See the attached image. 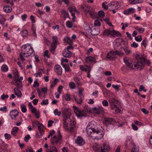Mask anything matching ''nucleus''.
<instances>
[{"label": "nucleus", "mask_w": 152, "mask_h": 152, "mask_svg": "<svg viewBox=\"0 0 152 152\" xmlns=\"http://www.w3.org/2000/svg\"><path fill=\"white\" fill-rule=\"evenodd\" d=\"M21 52L25 57L29 56L34 52V50L31 46L29 44L23 45Z\"/></svg>", "instance_id": "3"}, {"label": "nucleus", "mask_w": 152, "mask_h": 152, "mask_svg": "<svg viewBox=\"0 0 152 152\" xmlns=\"http://www.w3.org/2000/svg\"><path fill=\"white\" fill-rule=\"evenodd\" d=\"M86 115V113L83 110H80L78 113H77V116H85Z\"/></svg>", "instance_id": "20"}, {"label": "nucleus", "mask_w": 152, "mask_h": 152, "mask_svg": "<svg viewBox=\"0 0 152 152\" xmlns=\"http://www.w3.org/2000/svg\"><path fill=\"white\" fill-rule=\"evenodd\" d=\"M89 28L91 30V34L94 36H96L98 35L100 32L99 28L96 26H93L92 25L89 26Z\"/></svg>", "instance_id": "7"}, {"label": "nucleus", "mask_w": 152, "mask_h": 152, "mask_svg": "<svg viewBox=\"0 0 152 152\" xmlns=\"http://www.w3.org/2000/svg\"><path fill=\"white\" fill-rule=\"evenodd\" d=\"M53 113L55 115H57L59 116L61 115V112L60 111H58L57 109H56L53 111Z\"/></svg>", "instance_id": "38"}, {"label": "nucleus", "mask_w": 152, "mask_h": 152, "mask_svg": "<svg viewBox=\"0 0 152 152\" xmlns=\"http://www.w3.org/2000/svg\"><path fill=\"white\" fill-rule=\"evenodd\" d=\"M139 91H143L145 92H146L147 91L145 89V87L143 85H141L140 86Z\"/></svg>", "instance_id": "45"}, {"label": "nucleus", "mask_w": 152, "mask_h": 152, "mask_svg": "<svg viewBox=\"0 0 152 152\" xmlns=\"http://www.w3.org/2000/svg\"><path fill=\"white\" fill-rule=\"evenodd\" d=\"M27 16L26 14L23 15L21 16V18L23 21H26V19L27 18Z\"/></svg>", "instance_id": "54"}, {"label": "nucleus", "mask_w": 152, "mask_h": 152, "mask_svg": "<svg viewBox=\"0 0 152 152\" xmlns=\"http://www.w3.org/2000/svg\"><path fill=\"white\" fill-rule=\"evenodd\" d=\"M69 86L70 88L72 89H74L75 88V84L73 82H70L69 84Z\"/></svg>", "instance_id": "41"}, {"label": "nucleus", "mask_w": 152, "mask_h": 152, "mask_svg": "<svg viewBox=\"0 0 152 152\" xmlns=\"http://www.w3.org/2000/svg\"><path fill=\"white\" fill-rule=\"evenodd\" d=\"M91 69V67L90 66L86 65L85 66V68L84 71L90 73Z\"/></svg>", "instance_id": "30"}, {"label": "nucleus", "mask_w": 152, "mask_h": 152, "mask_svg": "<svg viewBox=\"0 0 152 152\" xmlns=\"http://www.w3.org/2000/svg\"><path fill=\"white\" fill-rule=\"evenodd\" d=\"M48 100L46 99V100L43 99L42 100V102H41V105H47L48 104Z\"/></svg>", "instance_id": "47"}, {"label": "nucleus", "mask_w": 152, "mask_h": 152, "mask_svg": "<svg viewBox=\"0 0 152 152\" xmlns=\"http://www.w3.org/2000/svg\"><path fill=\"white\" fill-rule=\"evenodd\" d=\"M104 125L107 126L108 125H114L117 123L115 120L111 118L104 117L103 121Z\"/></svg>", "instance_id": "6"}, {"label": "nucleus", "mask_w": 152, "mask_h": 152, "mask_svg": "<svg viewBox=\"0 0 152 152\" xmlns=\"http://www.w3.org/2000/svg\"><path fill=\"white\" fill-rule=\"evenodd\" d=\"M63 127L66 131L70 132H74L75 127L74 119L71 117V113L68 109H64L62 112Z\"/></svg>", "instance_id": "1"}, {"label": "nucleus", "mask_w": 152, "mask_h": 152, "mask_svg": "<svg viewBox=\"0 0 152 152\" xmlns=\"http://www.w3.org/2000/svg\"><path fill=\"white\" fill-rule=\"evenodd\" d=\"M85 60L86 62L87 63H89L90 62H92L95 61V59L91 56L86 57Z\"/></svg>", "instance_id": "16"}, {"label": "nucleus", "mask_w": 152, "mask_h": 152, "mask_svg": "<svg viewBox=\"0 0 152 152\" xmlns=\"http://www.w3.org/2000/svg\"><path fill=\"white\" fill-rule=\"evenodd\" d=\"M21 108L22 111L23 113H25L26 112L27 109L26 107L24 104H21Z\"/></svg>", "instance_id": "37"}, {"label": "nucleus", "mask_w": 152, "mask_h": 152, "mask_svg": "<svg viewBox=\"0 0 152 152\" xmlns=\"http://www.w3.org/2000/svg\"><path fill=\"white\" fill-rule=\"evenodd\" d=\"M64 43L70 44L71 42V40L68 37H65L64 39Z\"/></svg>", "instance_id": "33"}, {"label": "nucleus", "mask_w": 152, "mask_h": 152, "mask_svg": "<svg viewBox=\"0 0 152 152\" xmlns=\"http://www.w3.org/2000/svg\"><path fill=\"white\" fill-rule=\"evenodd\" d=\"M61 15L65 19L69 16L68 13L64 10H63L61 11Z\"/></svg>", "instance_id": "29"}, {"label": "nucleus", "mask_w": 152, "mask_h": 152, "mask_svg": "<svg viewBox=\"0 0 152 152\" xmlns=\"http://www.w3.org/2000/svg\"><path fill=\"white\" fill-rule=\"evenodd\" d=\"M1 71L3 72H6L8 70V68L6 65L4 64L1 66Z\"/></svg>", "instance_id": "27"}, {"label": "nucleus", "mask_w": 152, "mask_h": 152, "mask_svg": "<svg viewBox=\"0 0 152 152\" xmlns=\"http://www.w3.org/2000/svg\"><path fill=\"white\" fill-rule=\"evenodd\" d=\"M66 25L67 27L71 28L73 26V24L72 22L68 21L66 22Z\"/></svg>", "instance_id": "42"}, {"label": "nucleus", "mask_w": 152, "mask_h": 152, "mask_svg": "<svg viewBox=\"0 0 152 152\" xmlns=\"http://www.w3.org/2000/svg\"><path fill=\"white\" fill-rule=\"evenodd\" d=\"M112 34V30H110L108 29H106L103 32V35L104 36H108L110 34L111 35Z\"/></svg>", "instance_id": "25"}, {"label": "nucleus", "mask_w": 152, "mask_h": 152, "mask_svg": "<svg viewBox=\"0 0 152 152\" xmlns=\"http://www.w3.org/2000/svg\"><path fill=\"white\" fill-rule=\"evenodd\" d=\"M118 3L117 2L113 1L108 4L109 10L110 11H112L113 9H118L120 6L118 5Z\"/></svg>", "instance_id": "8"}, {"label": "nucleus", "mask_w": 152, "mask_h": 152, "mask_svg": "<svg viewBox=\"0 0 152 152\" xmlns=\"http://www.w3.org/2000/svg\"><path fill=\"white\" fill-rule=\"evenodd\" d=\"M31 138V137H30V135H27L25 136V137L24 138V141L26 142H27L28 140H29Z\"/></svg>", "instance_id": "52"}, {"label": "nucleus", "mask_w": 152, "mask_h": 152, "mask_svg": "<svg viewBox=\"0 0 152 152\" xmlns=\"http://www.w3.org/2000/svg\"><path fill=\"white\" fill-rule=\"evenodd\" d=\"M117 101L113 98H111L110 100V103L111 105V106H113L115 104V103Z\"/></svg>", "instance_id": "34"}, {"label": "nucleus", "mask_w": 152, "mask_h": 152, "mask_svg": "<svg viewBox=\"0 0 152 152\" xmlns=\"http://www.w3.org/2000/svg\"><path fill=\"white\" fill-rule=\"evenodd\" d=\"M38 124V129H40V128H44V126L42 123H40L39 121H37L36 122V124Z\"/></svg>", "instance_id": "51"}, {"label": "nucleus", "mask_w": 152, "mask_h": 152, "mask_svg": "<svg viewBox=\"0 0 152 152\" xmlns=\"http://www.w3.org/2000/svg\"><path fill=\"white\" fill-rule=\"evenodd\" d=\"M58 82V79H55L54 81H53L51 83L50 87L51 88H52L53 87H54L57 84Z\"/></svg>", "instance_id": "28"}, {"label": "nucleus", "mask_w": 152, "mask_h": 152, "mask_svg": "<svg viewBox=\"0 0 152 152\" xmlns=\"http://www.w3.org/2000/svg\"><path fill=\"white\" fill-rule=\"evenodd\" d=\"M124 50L127 55L131 53V51L127 47L124 48Z\"/></svg>", "instance_id": "40"}, {"label": "nucleus", "mask_w": 152, "mask_h": 152, "mask_svg": "<svg viewBox=\"0 0 152 152\" xmlns=\"http://www.w3.org/2000/svg\"><path fill=\"white\" fill-rule=\"evenodd\" d=\"M102 104L104 106H107L108 105V103L107 100H104L102 102Z\"/></svg>", "instance_id": "55"}, {"label": "nucleus", "mask_w": 152, "mask_h": 152, "mask_svg": "<svg viewBox=\"0 0 152 152\" xmlns=\"http://www.w3.org/2000/svg\"><path fill=\"white\" fill-rule=\"evenodd\" d=\"M23 152H34V151H33V149L31 148H28L26 149L25 151Z\"/></svg>", "instance_id": "56"}, {"label": "nucleus", "mask_w": 152, "mask_h": 152, "mask_svg": "<svg viewBox=\"0 0 152 152\" xmlns=\"http://www.w3.org/2000/svg\"><path fill=\"white\" fill-rule=\"evenodd\" d=\"M118 40L120 44H121V46L124 45L126 41L122 39H116V40Z\"/></svg>", "instance_id": "44"}, {"label": "nucleus", "mask_w": 152, "mask_h": 152, "mask_svg": "<svg viewBox=\"0 0 152 152\" xmlns=\"http://www.w3.org/2000/svg\"><path fill=\"white\" fill-rule=\"evenodd\" d=\"M69 9L70 13H71L72 12H77L75 7L74 6H72L71 7H69Z\"/></svg>", "instance_id": "32"}, {"label": "nucleus", "mask_w": 152, "mask_h": 152, "mask_svg": "<svg viewBox=\"0 0 152 152\" xmlns=\"http://www.w3.org/2000/svg\"><path fill=\"white\" fill-rule=\"evenodd\" d=\"M3 10L4 12L6 13H9L12 10V7L9 5H6L4 7Z\"/></svg>", "instance_id": "18"}, {"label": "nucleus", "mask_w": 152, "mask_h": 152, "mask_svg": "<svg viewBox=\"0 0 152 152\" xmlns=\"http://www.w3.org/2000/svg\"><path fill=\"white\" fill-rule=\"evenodd\" d=\"M39 86V84L38 82V81L37 80H36L34 82V84L33 85V86L34 87H36V86L38 87Z\"/></svg>", "instance_id": "59"}, {"label": "nucleus", "mask_w": 152, "mask_h": 152, "mask_svg": "<svg viewBox=\"0 0 152 152\" xmlns=\"http://www.w3.org/2000/svg\"><path fill=\"white\" fill-rule=\"evenodd\" d=\"M20 34L23 37L26 36L28 34V31L27 30L24 29L22 30L20 33Z\"/></svg>", "instance_id": "24"}, {"label": "nucleus", "mask_w": 152, "mask_h": 152, "mask_svg": "<svg viewBox=\"0 0 152 152\" xmlns=\"http://www.w3.org/2000/svg\"><path fill=\"white\" fill-rule=\"evenodd\" d=\"M101 23L100 22L99 20L98 19H96V20L94 21V25L93 26H101Z\"/></svg>", "instance_id": "35"}, {"label": "nucleus", "mask_w": 152, "mask_h": 152, "mask_svg": "<svg viewBox=\"0 0 152 152\" xmlns=\"http://www.w3.org/2000/svg\"><path fill=\"white\" fill-rule=\"evenodd\" d=\"M137 61L136 64L134 65V67L139 68L140 67L144 66L145 64L147 63L148 65H149L150 61L148 60H146L142 56H137Z\"/></svg>", "instance_id": "4"}, {"label": "nucleus", "mask_w": 152, "mask_h": 152, "mask_svg": "<svg viewBox=\"0 0 152 152\" xmlns=\"http://www.w3.org/2000/svg\"><path fill=\"white\" fill-rule=\"evenodd\" d=\"M124 62L127 66L130 68H132L134 64H133L130 60H129L127 58H124Z\"/></svg>", "instance_id": "12"}, {"label": "nucleus", "mask_w": 152, "mask_h": 152, "mask_svg": "<svg viewBox=\"0 0 152 152\" xmlns=\"http://www.w3.org/2000/svg\"><path fill=\"white\" fill-rule=\"evenodd\" d=\"M63 66L66 71L69 72L71 71V70L69 66L66 64H63Z\"/></svg>", "instance_id": "36"}, {"label": "nucleus", "mask_w": 152, "mask_h": 152, "mask_svg": "<svg viewBox=\"0 0 152 152\" xmlns=\"http://www.w3.org/2000/svg\"><path fill=\"white\" fill-rule=\"evenodd\" d=\"M142 38L141 36H138L137 37H135V40L137 42H140L142 40Z\"/></svg>", "instance_id": "49"}, {"label": "nucleus", "mask_w": 152, "mask_h": 152, "mask_svg": "<svg viewBox=\"0 0 152 152\" xmlns=\"http://www.w3.org/2000/svg\"><path fill=\"white\" fill-rule=\"evenodd\" d=\"M112 34H111V35L113 37L121 36V34L120 32L118 31H115L114 30H112Z\"/></svg>", "instance_id": "23"}, {"label": "nucleus", "mask_w": 152, "mask_h": 152, "mask_svg": "<svg viewBox=\"0 0 152 152\" xmlns=\"http://www.w3.org/2000/svg\"><path fill=\"white\" fill-rule=\"evenodd\" d=\"M13 75L14 76L15 79V80L19 78V76L18 75V72L17 71L14 72L13 73Z\"/></svg>", "instance_id": "43"}, {"label": "nucleus", "mask_w": 152, "mask_h": 152, "mask_svg": "<svg viewBox=\"0 0 152 152\" xmlns=\"http://www.w3.org/2000/svg\"><path fill=\"white\" fill-rule=\"evenodd\" d=\"M87 134L93 137L94 140H100L104 135V132L102 130L98 129L96 125L94 124V122L92 121L89 123L86 127Z\"/></svg>", "instance_id": "2"}, {"label": "nucleus", "mask_w": 152, "mask_h": 152, "mask_svg": "<svg viewBox=\"0 0 152 152\" xmlns=\"http://www.w3.org/2000/svg\"><path fill=\"white\" fill-rule=\"evenodd\" d=\"M98 15L99 16L104 18V13L102 11H99L98 13Z\"/></svg>", "instance_id": "46"}, {"label": "nucleus", "mask_w": 152, "mask_h": 152, "mask_svg": "<svg viewBox=\"0 0 152 152\" xmlns=\"http://www.w3.org/2000/svg\"><path fill=\"white\" fill-rule=\"evenodd\" d=\"M141 111L145 114H147L149 113V111L146 110L145 108L141 109Z\"/></svg>", "instance_id": "58"}, {"label": "nucleus", "mask_w": 152, "mask_h": 152, "mask_svg": "<svg viewBox=\"0 0 152 152\" xmlns=\"http://www.w3.org/2000/svg\"><path fill=\"white\" fill-rule=\"evenodd\" d=\"M101 149V152H106L109 149V145L106 143H104L102 145V146Z\"/></svg>", "instance_id": "17"}, {"label": "nucleus", "mask_w": 152, "mask_h": 152, "mask_svg": "<svg viewBox=\"0 0 152 152\" xmlns=\"http://www.w3.org/2000/svg\"><path fill=\"white\" fill-rule=\"evenodd\" d=\"M55 133V132L54 130L50 131L49 134L48 135L47 138H49L51 136H52L53 134H54Z\"/></svg>", "instance_id": "48"}, {"label": "nucleus", "mask_w": 152, "mask_h": 152, "mask_svg": "<svg viewBox=\"0 0 152 152\" xmlns=\"http://www.w3.org/2000/svg\"><path fill=\"white\" fill-rule=\"evenodd\" d=\"M132 1L131 3L132 4H137L142 3L143 0H130Z\"/></svg>", "instance_id": "31"}, {"label": "nucleus", "mask_w": 152, "mask_h": 152, "mask_svg": "<svg viewBox=\"0 0 152 152\" xmlns=\"http://www.w3.org/2000/svg\"><path fill=\"white\" fill-rule=\"evenodd\" d=\"M58 135H54L51 138V143L53 145L58 143L60 144L61 142L62 139V137L61 134L59 130H58Z\"/></svg>", "instance_id": "5"}, {"label": "nucleus", "mask_w": 152, "mask_h": 152, "mask_svg": "<svg viewBox=\"0 0 152 152\" xmlns=\"http://www.w3.org/2000/svg\"><path fill=\"white\" fill-rule=\"evenodd\" d=\"M52 43L51 44L57 45L58 43V37L56 36H53L52 37Z\"/></svg>", "instance_id": "19"}, {"label": "nucleus", "mask_w": 152, "mask_h": 152, "mask_svg": "<svg viewBox=\"0 0 152 152\" xmlns=\"http://www.w3.org/2000/svg\"><path fill=\"white\" fill-rule=\"evenodd\" d=\"M56 45L51 44V48H50V52L52 54H54L55 52V51L56 50Z\"/></svg>", "instance_id": "26"}, {"label": "nucleus", "mask_w": 152, "mask_h": 152, "mask_svg": "<svg viewBox=\"0 0 152 152\" xmlns=\"http://www.w3.org/2000/svg\"><path fill=\"white\" fill-rule=\"evenodd\" d=\"M131 46L132 47L136 48L138 47V45L135 42H134L131 45Z\"/></svg>", "instance_id": "57"}, {"label": "nucleus", "mask_w": 152, "mask_h": 152, "mask_svg": "<svg viewBox=\"0 0 152 152\" xmlns=\"http://www.w3.org/2000/svg\"><path fill=\"white\" fill-rule=\"evenodd\" d=\"M65 98L66 100L67 101H69L70 100V96L69 94H66Z\"/></svg>", "instance_id": "62"}, {"label": "nucleus", "mask_w": 152, "mask_h": 152, "mask_svg": "<svg viewBox=\"0 0 152 152\" xmlns=\"http://www.w3.org/2000/svg\"><path fill=\"white\" fill-rule=\"evenodd\" d=\"M111 108L112 110H115V113H118L120 112V109L115 104H114L113 106H112Z\"/></svg>", "instance_id": "22"}, {"label": "nucleus", "mask_w": 152, "mask_h": 152, "mask_svg": "<svg viewBox=\"0 0 152 152\" xmlns=\"http://www.w3.org/2000/svg\"><path fill=\"white\" fill-rule=\"evenodd\" d=\"M102 145L98 143H95L93 145V149L95 152H101Z\"/></svg>", "instance_id": "9"}, {"label": "nucleus", "mask_w": 152, "mask_h": 152, "mask_svg": "<svg viewBox=\"0 0 152 152\" xmlns=\"http://www.w3.org/2000/svg\"><path fill=\"white\" fill-rule=\"evenodd\" d=\"M5 138L6 139L9 140L11 138V136L10 134L7 133H5L4 134Z\"/></svg>", "instance_id": "63"}, {"label": "nucleus", "mask_w": 152, "mask_h": 152, "mask_svg": "<svg viewBox=\"0 0 152 152\" xmlns=\"http://www.w3.org/2000/svg\"><path fill=\"white\" fill-rule=\"evenodd\" d=\"M54 70L55 72L58 75H61L62 73V68L59 65H56L54 67Z\"/></svg>", "instance_id": "11"}, {"label": "nucleus", "mask_w": 152, "mask_h": 152, "mask_svg": "<svg viewBox=\"0 0 152 152\" xmlns=\"http://www.w3.org/2000/svg\"><path fill=\"white\" fill-rule=\"evenodd\" d=\"M86 12L88 13L91 16H93L95 15V12L94 11H91L88 10L87 11H86Z\"/></svg>", "instance_id": "60"}, {"label": "nucleus", "mask_w": 152, "mask_h": 152, "mask_svg": "<svg viewBox=\"0 0 152 152\" xmlns=\"http://www.w3.org/2000/svg\"><path fill=\"white\" fill-rule=\"evenodd\" d=\"M15 94L18 97H21L22 94L18 88H15L14 89Z\"/></svg>", "instance_id": "21"}, {"label": "nucleus", "mask_w": 152, "mask_h": 152, "mask_svg": "<svg viewBox=\"0 0 152 152\" xmlns=\"http://www.w3.org/2000/svg\"><path fill=\"white\" fill-rule=\"evenodd\" d=\"M19 112L17 110H12L10 112V116L12 120L16 118L18 115Z\"/></svg>", "instance_id": "10"}, {"label": "nucleus", "mask_w": 152, "mask_h": 152, "mask_svg": "<svg viewBox=\"0 0 152 152\" xmlns=\"http://www.w3.org/2000/svg\"><path fill=\"white\" fill-rule=\"evenodd\" d=\"M75 142L76 143L79 145H83L85 142V141L83 138L80 136L77 137V139L75 140Z\"/></svg>", "instance_id": "13"}, {"label": "nucleus", "mask_w": 152, "mask_h": 152, "mask_svg": "<svg viewBox=\"0 0 152 152\" xmlns=\"http://www.w3.org/2000/svg\"><path fill=\"white\" fill-rule=\"evenodd\" d=\"M5 20L6 19L4 18L1 15V24H4V23H3V22L5 21Z\"/></svg>", "instance_id": "61"}, {"label": "nucleus", "mask_w": 152, "mask_h": 152, "mask_svg": "<svg viewBox=\"0 0 152 152\" xmlns=\"http://www.w3.org/2000/svg\"><path fill=\"white\" fill-rule=\"evenodd\" d=\"M1 111L3 112H6L7 111V107L5 106L3 107H1Z\"/></svg>", "instance_id": "53"}, {"label": "nucleus", "mask_w": 152, "mask_h": 152, "mask_svg": "<svg viewBox=\"0 0 152 152\" xmlns=\"http://www.w3.org/2000/svg\"><path fill=\"white\" fill-rule=\"evenodd\" d=\"M138 149L136 148L135 146H134L132 149L131 152H138Z\"/></svg>", "instance_id": "64"}, {"label": "nucleus", "mask_w": 152, "mask_h": 152, "mask_svg": "<svg viewBox=\"0 0 152 152\" xmlns=\"http://www.w3.org/2000/svg\"><path fill=\"white\" fill-rule=\"evenodd\" d=\"M63 55L66 58H70L72 56V53L67 49H65L63 52Z\"/></svg>", "instance_id": "14"}, {"label": "nucleus", "mask_w": 152, "mask_h": 152, "mask_svg": "<svg viewBox=\"0 0 152 152\" xmlns=\"http://www.w3.org/2000/svg\"><path fill=\"white\" fill-rule=\"evenodd\" d=\"M135 9L133 8H130L127 10H124V13L125 15H129L132 13H133L135 12Z\"/></svg>", "instance_id": "15"}, {"label": "nucleus", "mask_w": 152, "mask_h": 152, "mask_svg": "<svg viewBox=\"0 0 152 152\" xmlns=\"http://www.w3.org/2000/svg\"><path fill=\"white\" fill-rule=\"evenodd\" d=\"M106 58L110 59H113L114 58L112 54L110 52L107 54Z\"/></svg>", "instance_id": "39"}, {"label": "nucleus", "mask_w": 152, "mask_h": 152, "mask_svg": "<svg viewBox=\"0 0 152 152\" xmlns=\"http://www.w3.org/2000/svg\"><path fill=\"white\" fill-rule=\"evenodd\" d=\"M74 79L78 85L80 84V79L79 78L77 77H74Z\"/></svg>", "instance_id": "50"}]
</instances>
